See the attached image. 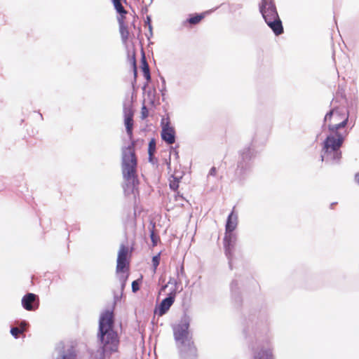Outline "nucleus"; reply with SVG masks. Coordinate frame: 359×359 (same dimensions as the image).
Masks as SVG:
<instances>
[{"label": "nucleus", "instance_id": "f257e3e1", "mask_svg": "<svg viewBox=\"0 0 359 359\" xmlns=\"http://www.w3.org/2000/svg\"><path fill=\"white\" fill-rule=\"evenodd\" d=\"M114 313L111 311L103 312L99 320L97 339L100 344L101 356L103 359L106 355L116 353L118 350L119 339L114 330Z\"/></svg>", "mask_w": 359, "mask_h": 359}, {"label": "nucleus", "instance_id": "f03ea898", "mask_svg": "<svg viewBox=\"0 0 359 359\" xmlns=\"http://www.w3.org/2000/svg\"><path fill=\"white\" fill-rule=\"evenodd\" d=\"M135 142L122 148L121 172L123 178V191L126 195L134 194L139 184L137 174V158L135 153Z\"/></svg>", "mask_w": 359, "mask_h": 359}, {"label": "nucleus", "instance_id": "7ed1b4c3", "mask_svg": "<svg viewBox=\"0 0 359 359\" xmlns=\"http://www.w3.org/2000/svg\"><path fill=\"white\" fill-rule=\"evenodd\" d=\"M189 318L184 316L180 323L174 326L173 334L181 359H197L196 348L189 334Z\"/></svg>", "mask_w": 359, "mask_h": 359}, {"label": "nucleus", "instance_id": "20e7f679", "mask_svg": "<svg viewBox=\"0 0 359 359\" xmlns=\"http://www.w3.org/2000/svg\"><path fill=\"white\" fill-rule=\"evenodd\" d=\"M344 141V135H329L323 142L321 150V161L327 163L336 164L341 158V147Z\"/></svg>", "mask_w": 359, "mask_h": 359}, {"label": "nucleus", "instance_id": "39448f33", "mask_svg": "<svg viewBox=\"0 0 359 359\" xmlns=\"http://www.w3.org/2000/svg\"><path fill=\"white\" fill-rule=\"evenodd\" d=\"M344 141V135H329L323 142L321 150V161L327 163L336 164L341 158V147Z\"/></svg>", "mask_w": 359, "mask_h": 359}, {"label": "nucleus", "instance_id": "423d86ee", "mask_svg": "<svg viewBox=\"0 0 359 359\" xmlns=\"http://www.w3.org/2000/svg\"><path fill=\"white\" fill-rule=\"evenodd\" d=\"M259 11L265 22L276 36L283 33L282 21L273 0H262L259 4Z\"/></svg>", "mask_w": 359, "mask_h": 359}, {"label": "nucleus", "instance_id": "0eeeda50", "mask_svg": "<svg viewBox=\"0 0 359 359\" xmlns=\"http://www.w3.org/2000/svg\"><path fill=\"white\" fill-rule=\"evenodd\" d=\"M255 150L251 147H245L241 151V158L238 162L236 174L241 181L245 179L246 175L250 170V161L255 157Z\"/></svg>", "mask_w": 359, "mask_h": 359}, {"label": "nucleus", "instance_id": "6e6552de", "mask_svg": "<svg viewBox=\"0 0 359 359\" xmlns=\"http://www.w3.org/2000/svg\"><path fill=\"white\" fill-rule=\"evenodd\" d=\"M237 236L233 232H225L224 248L225 255L229 260L230 269H232L233 254L236 243Z\"/></svg>", "mask_w": 359, "mask_h": 359}, {"label": "nucleus", "instance_id": "1a4fd4ad", "mask_svg": "<svg viewBox=\"0 0 359 359\" xmlns=\"http://www.w3.org/2000/svg\"><path fill=\"white\" fill-rule=\"evenodd\" d=\"M162 128L161 136V139L168 144H172L175 142V130L170 126V118H163L161 121Z\"/></svg>", "mask_w": 359, "mask_h": 359}, {"label": "nucleus", "instance_id": "9d476101", "mask_svg": "<svg viewBox=\"0 0 359 359\" xmlns=\"http://www.w3.org/2000/svg\"><path fill=\"white\" fill-rule=\"evenodd\" d=\"M124 125L130 140L133 138L134 111L130 104L123 105Z\"/></svg>", "mask_w": 359, "mask_h": 359}, {"label": "nucleus", "instance_id": "9b49d317", "mask_svg": "<svg viewBox=\"0 0 359 359\" xmlns=\"http://www.w3.org/2000/svg\"><path fill=\"white\" fill-rule=\"evenodd\" d=\"M57 355L55 359H76V353L72 346H65L63 343H60L55 348Z\"/></svg>", "mask_w": 359, "mask_h": 359}, {"label": "nucleus", "instance_id": "f8f14e48", "mask_svg": "<svg viewBox=\"0 0 359 359\" xmlns=\"http://www.w3.org/2000/svg\"><path fill=\"white\" fill-rule=\"evenodd\" d=\"M21 302L22 307L27 311H34L39 306V297L31 292L26 294L22 298Z\"/></svg>", "mask_w": 359, "mask_h": 359}, {"label": "nucleus", "instance_id": "ddd939ff", "mask_svg": "<svg viewBox=\"0 0 359 359\" xmlns=\"http://www.w3.org/2000/svg\"><path fill=\"white\" fill-rule=\"evenodd\" d=\"M128 249L124 245H121L118 253L116 273L124 272V269L128 267V262H127V255Z\"/></svg>", "mask_w": 359, "mask_h": 359}, {"label": "nucleus", "instance_id": "4468645a", "mask_svg": "<svg viewBox=\"0 0 359 359\" xmlns=\"http://www.w3.org/2000/svg\"><path fill=\"white\" fill-rule=\"evenodd\" d=\"M175 290H173L166 298L162 300L156 311L158 316H162L168 312L175 302Z\"/></svg>", "mask_w": 359, "mask_h": 359}, {"label": "nucleus", "instance_id": "2eb2a0df", "mask_svg": "<svg viewBox=\"0 0 359 359\" xmlns=\"http://www.w3.org/2000/svg\"><path fill=\"white\" fill-rule=\"evenodd\" d=\"M252 359H273L271 348L268 346L255 350Z\"/></svg>", "mask_w": 359, "mask_h": 359}, {"label": "nucleus", "instance_id": "dca6fc26", "mask_svg": "<svg viewBox=\"0 0 359 359\" xmlns=\"http://www.w3.org/2000/svg\"><path fill=\"white\" fill-rule=\"evenodd\" d=\"M238 225V215L232 211L228 216L225 232H233Z\"/></svg>", "mask_w": 359, "mask_h": 359}, {"label": "nucleus", "instance_id": "f3484780", "mask_svg": "<svg viewBox=\"0 0 359 359\" xmlns=\"http://www.w3.org/2000/svg\"><path fill=\"white\" fill-rule=\"evenodd\" d=\"M348 121V114H347L344 118V119L339 123L334 124V125H328V129L331 132L330 135H334V136L339 137V135H344L342 133L339 132V130L344 128Z\"/></svg>", "mask_w": 359, "mask_h": 359}, {"label": "nucleus", "instance_id": "a211bd4d", "mask_svg": "<svg viewBox=\"0 0 359 359\" xmlns=\"http://www.w3.org/2000/svg\"><path fill=\"white\" fill-rule=\"evenodd\" d=\"M142 70L143 72L144 78L147 81H149L151 79L149 67L144 54L142 57Z\"/></svg>", "mask_w": 359, "mask_h": 359}, {"label": "nucleus", "instance_id": "6ab92c4d", "mask_svg": "<svg viewBox=\"0 0 359 359\" xmlns=\"http://www.w3.org/2000/svg\"><path fill=\"white\" fill-rule=\"evenodd\" d=\"M112 2L117 13H118L119 14L126 13V11L121 4V0H112Z\"/></svg>", "mask_w": 359, "mask_h": 359}, {"label": "nucleus", "instance_id": "aec40b11", "mask_svg": "<svg viewBox=\"0 0 359 359\" xmlns=\"http://www.w3.org/2000/svg\"><path fill=\"white\" fill-rule=\"evenodd\" d=\"M117 274H118V278L121 283V293L122 294V292L125 288L126 283V281L128 278V275L124 274V273L120 274V273H118Z\"/></svg>", "mask_w": 359, "mask_h": 359}, {"label": "nucleus", "instance_id": "412c9836", "mask_svg": "<svg viewBox=\"0 0 359 359\" xmlns=\"http://www.w3.org/2000/svg\"><path fill=\"white\" fill-rule=\"evenodd\" d=\"M204 15H205L203 13L196 15L194 17L189 18L188 19V22L191 25H196L198 23L204 18Z\"/></svg>", "mask_w": 359, "mask_h": 359}, {"label": "nucleus", "instance_id": "4be33fe9", "mask_svg": "<svg viewBox=\"0 0 359 359\" xmlns=\"http://www.w3.org/2000/svg\"><path fill=\"white\" fill-rule=\"evenodd\" d=\"M156 151V141L154 139H151L149 143L148 154L149 156H153Z\"/></svg>", "mask_w": 359, "mask_h": 359}, {"label": "nucleus", "instance_id": "5701e85b", "mask_svg": "<svg viewBox=\"0 0 359 359\" xmlns=\"http://www.w3.org/2000/svg\"><path fill=\"white\" fill-rule=\"evenodd\" d=\"M24 332V328H19L18 327H13L11 329V334L15 339L18 338L19 335Z\"/></svg>", "mask_w": 359, "mask_h": 359}, {"label": "nucleus", "instance_id": "b1692460", "mask_svg": "<svg viewBox=\"0 0 359 359\" xmlns=\"http://www.w3.org/2000/svg\"><path fill=\"white\" fill-rule=\"evenodd\" d=\"M160 263V254H158L153 257L152 258V266H153V271L155 273L158 266Z\"/></svg>", "mask_w": 359, "mask_h": 359}, {"label": "nucleus", "instance_id": "393cba45", "mask_svg": "<svg viewBox=\"0 0 359 359\" xmlns=\"http://www.w3.org/2000/svg\"><path fill=\"white\" fill-rule=\"evenodd\" d=\"M120 32H121L122 39L123 40H126L128 36V31L126 27H124L123 26L122 24H121V26H120Z\"/></svg>", "mask_w": 359, "mask_h": 359}, {"label": "nucleus", "instance_id": "a878e982", "mask_svg": "<svg viewBox=\"0 0 359 359\" xmlns=\"http://www.w3.org/2000/svg\"><path fill=\"white\" fill-rule=\"evenodd\" d=\"M170 187L173 191L177 190L179 187V180L177 178L174 177L173 180H171L170 182Z\"/></svg>", "mask_w": 359, "mask_h": 359}, {"label": "nucleus", "instance_id": "bb28decb", "mask_svg": "<svg viewBox=\"0 0 359 359\" xmlns=\"http://www.w3.org/2000/svg\"><path fill=\"white\" fill-rule=\"evenodd\" d=\"M149 116V111L145 105H143L141 109V118L145 119Z\"/></svg>", "mask_w": 359, "mask_h": 359}, {"label": "nucleus", "instance_id": "cd10ccee", "mask_svg": "<svg viewBox=\"0 0 359 359\" xmlns=\"http://www.w3.org/2000/svg\"><path fill=\"white\" fill-rule=\"evenodd\" d=\"M140 290V282L139 280L133 281L132 283V291L136 292Z\"/></svg>", "mask_w": 359, "mask_h": 359}, {"label": "nucleus", "instance_id": "c85d7f7f", "mask_svg": "<svg viewBox=\"0 0 359 359\" xmlns=\"http://www.w3.org/2000/svg\"><path fill=\"white\" fill-rule=\"evenodd\" d=\"M338 112L337 110L332 109L327 112L325 116L324 121H327L330 120L334 114H337Z\"/></svg>", "mask_w": 359, "mask_h": 359}, {"label": "nucleus", "instance_id": "c756f323", "mask_svg": "<svg viewBox=\"0 0 359 359\" xmlns=\"http://www.w3.org/2000/svg\"><path fill=\"white\" fill-rule=\"evenodd\" d=\"M237 286H238V283L236 280H233L231 283L230 287H231V291L233 295H236Z\"/></svg>", "mask_w": 359, "mask_h": 359}, {"label": "nucleus", "instance_id": "7c9ffc66", "mask_svg": "<svg viewBox=\"0 0 359 359\" xmlns=\"http://www.w3.org/2000/svg\"><path fill=\"white\" fill-rule=\"evenodd\" d=\"M151 17L150 16H147V19L145 20V24H147L148 25V27H149V33H150V36H152V26L151 25Z\"/></svg>", "mask_w": 359, "mask_h": 359}, {"label": "nucleus", "instance_id": "2f4dec72", "mask_svg": "<svg viewBox=\"0 0 359 359\" xmlns=\"http://www.w3.org/2000/svg\"><path fill=\"white\" fill-rule=\"evenodd\" d=\"M150 237L154 245H156L158 242V238L155 236L154 231H151Z\"/></svg>", "mask_w": 359, "mask_h": 359}, {"label": "nucleus", "instance_id": "473e14b6", "mask_svg": "<svg viewBox=\"0 0 359 359\" xmlns=\"http://www.w3.org/2000/svg\"><path fill=\"white\" fill-rule=\"evenodd\" d=\"M217 173V169L215 167H212L210 168L208 176H215Z\"/></svg>", "mask_w": 359, "mask_h": 359}, {"label": "nucleus", "instance_id": "72a5a7b5", "mask_svg": "<svg viewBox=\"0 0 359 359\" xmlns=\"http://www.w3.org/2000/svg\"><path fill=\"white\" fill-rule=\"evenodd\" d=\"M27 325H28V323L26 321H22L20 323V326L18 327L19 328H24V332H25L26 331V327H27Z\"/></svg>", "mask_w": 359, "mask_h": 359}, {"label": "nucleus", "instance_id": "f704fd0d", "mask_svg": "<svg viewBox=\"0 0 359 359\" xmlns=\"http://www.w3.org/2000/svg\"><path fill=\"white\" fill-rule=\"evenodd\" d=\"M354 180L355 182L359 185V172L355 175Z\"/></svg>", "mask_w": 359, "mask_h": 359}, {"label": "nucleus", "instance_id": "c9c22d12", "mask_svg": "<svg viewBox=\"0 0 359 359\" xmlns=\"http://www.w3.org/2000/svg\"><path fill=\"white\" fill-rule=\"evenodd\" d=\"M183 273H184V267H183V266H182L180 269L177 270V276H179L180 274L182 275Z\"/></svg>", "mask_w": 359, "mask_h": 359}, {"label": "nucleus", "instance_id": "e433bc0d", "mask_svg": "<svg viewBox=\"0 0 359 359\" xmlns=\"http://www.w3.org/2000/svg\"><path fill=\"white\" fill-rule=\"evenodd\" d=\"M170 154H174L176 158H178V152L177 150L173 149L170 151Z\"/></svg>", "mask_w": 359, "mask_h": 359}, {"label": "nucleus", "instance_id": "4c0bfd02", "mask_svg": "<svg viewBox=\"0 0 359 359\" xmlns=\"http://www.w3.org/2000/svg\"><path fill=\"white\" fill-rule=\"evenodd\" d=\"M168 284H174V285H176L177 284V281L176 280H175L174 278H170L168 281Z\"/></svg>", "mask_w": 359, "mask_h": 359}, {"label": "nucleus", "instance_id": "58836bf2", "mask_svg": "<svg viewBox=\"0 0 359 359\" xmlns=\"http://www.w3.org/2000/svg\"><path fill=\"white\" fill-rule=\"evenodd\" d=\"M133 66H134V73H135V75L136 76L137 69H136V64H135V57H133Z\"/></svg>", "mask_w": 359, "mask_h": 359}, {"label": "nucleus", "instance_id": "ea45409f", "mask_svg": "<svg viewBox=\"0 0 359 359\" xmlns=\"http://www.w3.org/2000/svg\"><path fill=\"white\" fill-rule=\"evenodd\" d=\"M168 285H165L162 287L161 290H165V289L167 287Z\"/></svg>", "mask_w": 359, "mask_h": 359}, {"label": "nucleus", "instance_id": "a19ab883", "mask_svg": "<svg viewBox=\"0 0 359 359\" xmlns=\"http://www.w3.org/2000/svg\"><path fill=\"white\" fill-rule=\"evenodd\" d=\"M152 158H153V156H149V160L150 162H152Z\"/></svg>", "mask_w": 359, "mask_h": 359}, {"label": "nucleus", "instance_id": "79ce46f5", "mask_svg": "<svg viewBox=\"0 0 359 359\" xmlns=\"http://www.w3.org/2000/svg\"><path fill=\"white\" fill-rule=\"evenodd\" d=\"M167 165H168V168H169L170 166V161H169L168 162H167Z\"/></svg>", "mask_w": 359, "mask_h": 359}, {"label": "nucleus", "instance_id": "37998d69", "mask_svg": "<svg viewBox=\"0 0 359 359\" xmlns=\"http://www.w3.org/2000/svg\"><path fill=\"white\" fill-rule=\"evenodd\" d=\"M114 299H118V297L117 295H116V294H115V295H114Z\"/></svg>", "mask_w": 359, "mask_h": 359}]
</instances>
